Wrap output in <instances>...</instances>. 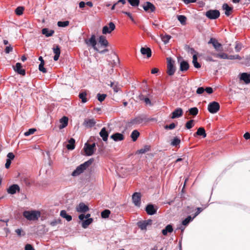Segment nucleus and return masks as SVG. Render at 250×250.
I'll use <instances>...</instances> for the list:
<instances>
[{
    "mask_svg": "<svg viewBox=\"0 0 250 250\" xmlns=\"http://www.w3.org/2000/svg\"><path fill=\"white\" fill-rule=\"evenodd\" d=\"M111 138H112L114 141H120L124 139V135L119 133H115L111 136Z\"/></svg>",
    "mask_w": 250,
    "mask_h": 250,
    "instance_id": "obj_24",
    "label": "nucleus"
},
{
    "mask_svg": "<svg viewBox=\"0 0 250 250\" xmlns=\"http://www.w3.org/2000/svg\"><path fill=\"white\" fill-rule=\"evenodd\" d=\"M205 15L209 19H216L219 17L220 12L217 10H210L206 12Z\"/></svg>",
    "mask_w": 250,
    "mask_h": 250,
    "instance_id": "obj_8",
    "label": "nucleus"
},
{
    "mask_svg": "<svg viewBox=\"0 0 250 250\" xmlns=\"http://www.w3.org/2000/svg\"><path fill=\"white\" fill-rule=\"evenodd\" d=\"M23 8L22 7H18L15 10V12L18 15H21L23 13Z\"/></svg>",
    "mask_w": 250,
    "mask_h": 250,
    "instance_id": "obj_51",
    "label": "nucleus"
},
{
    "mask_svg": "<svg viewBox=\"0 0 250 250\" xmlns=\"http://www.w3.org/2000/svg\"><path fill=\"white\" fill-rule=\"evenodd\" d=\"M90 217V214H89V213H87L86 215H84L83 214H81L79 216V219L80 220L82 221V220H83V219L84 218H85V219H89V218H89Z\"/></svg>",
    "mask_w": 250,
    "mask_h": 250,
    "instance_id": "obj_48",
    "label": "nucleus"
},
{
    "mask_svg": "<svg viewBox=\"0 0 250 250\" xmlns=\"http://www.w3.org/2000/svg\"><path fill=\"white\" fill-rule=\"evenodd\" d=\"M13 69L19 74L23 76L25 74V71L24 69L22 68L21 64L20 62H17L16 66L13 67Z\"/></svg>",
    "mask_w": 250,
    "mask_h": 250,
    "instance_id": "obj_17",
    "label": "nucleus"
},
{
    "mask_svg": "<svg viewBox=\"0 0 250 250\" xmlns=\"http://www.w3.org/2000/svg\"><path fill=\"white\" fill-rule=\"evenodd\" d=\"M240 80H243L246 83H250V74L243 73L241 74Z\"/></svg>",
    "mask_w": 250,
    "mask_h": 250,
    "instance_id": "obj_23",
    "label": "nucleus"
},
{
    "mask_svg": "<svg viewBox=\"0 0 250 250\" xmlns=\"http://www.w3.org/2000/svg\"><path fill=\"white\" fill-rule=\"evenodd\" d=\"M145 11L148 12H153L155 10V6L150 2H146L143 5Z\"/></svg>",
    "mask_w": 250,
    "mask_h": 250,
    "instance_id": "obj_15",
    "label": "nucleus"
},
{
    "mask_svg": "<svg viewBox=\"0 0 250 250\" xmlns=\"http://www.w3.org/2000/svg\"><path fill=\"white\" fill-rule=\"evenodd\" d=\"M223 8L225 10V14L228 16H229L230 15V12L232 10L231 8L227 4H224L223 6Z\"/></svg>",
    "mask_w": 250,
    "mask_h": 250,
    "instance_id": "obj_37",
    "label": "nucleus"
},
{
    "mask_svg": "<svg viewBox=\"0 0 250 250\" xmlns=\"http://www.w3.org/2000/svg\"><path fill=\"white\" fill-rule=\"evenodd\" d=\"M150 150V146H149L146 145L143 148H141L137 151L138 154H144L146 152L149 151Z\"/></svg>",
    "mask_w": 250,
    "mask_h": 250,
    "instance_id": "obj_32",
    "label": "nucleus"
},
{
    "mask_svg": "<svg viewBox=\"0 0 250 250\" xmlns=\"http://www.w3.org/2000/svg\"><path fill=\"white\" fill-rule=\"evenodd\" d=\"M219 104L216 102H212L209 103L208 106V111L212 114L216 113L219 111Z\"/></svg>",
    "mask_w": 250,
    "mask_h": 250,
    "instance_id": "obj_6",
    "label": "nucleus"
},
{
    "mask_svg": "<svg viewBox=\"0 0 250 250\" xmlns=\"http://www.w3.org/2000/svg\"><path fill=\"white\" fill-rule=\"evenodd\" d=\"M112 88L115 93H117L120 90V88L117 83H116Z\"/></svg>",
    "mask_w": 250,
    "mask_h": 250,
    "instance_id": "obj_57",
    "label": "nucleus"
},
{
    "mask_svg": "<svg viewBox=\"0 0 250 250\" xmlns=\"http://www.w3.org/2000/svg\"><path fill=\"white\" fill-rule=\"evenodd\" d=\"M167 73L169 76H172L174 74L176 70V68L174 66L175 62L171 58H167Z\"/></svg>",
    "mask_w": 250,
    "mask_h": 250,
    "instance_id": "obj_5",
    "label": "nucleus"
},
{
    "mask_svg": "<svg viewBox=\"0 0 250 250\" xmlns=\"http://www.w3.org/2000/svg\"><path fill=\"white\" fill-rule=\"evenodd\" d=\"M205 90L208 93V94H211L213 92L212 88L210 87H207Z\"/></svg>",
    "mask_w": 250,
    "mask_h": 250,
    "instance_id": "obj_62",
    "label": "nucleus"
},
{
    "mask_svg": "<svg viewBox=\"0 0 250 250\" xmlns=\"http://www.w3.org/2000/svg\"><path fill=\"white\" fill-rule=\"evenodd\" d=\"M204 91L205 89L203 87H200L197 89L196 93L198 94H201L204 92Z\"/></svg>",
    "mask_w": 250,
    "mask_h": 250,
    "instance_id": "obj_58",
    "label": "nucleus"
},
{
    "mask_svg": "<svg viewBox=\"0 0 250 250\" xmlns=\"http://www.w3.org/2000/svg\"><path fill=\"white\" fill-rule=\"evenodd\" d=\"M213 55L216 58H218L222 59L241 60V57L238 55L228 56L227 54L224 52H221L217 54L214 53L213 54Z\"/></svg>",
    "mask_w": 250,
    "mask_h": 250,
    "instance_id": "obj_4",
    "label": "nucleus"
},
{
    "mask_svg": "<svg viewBox=\"0 0 250 250\" xmlns=\"http://www.w3.org/2000/svg\"><path fill=\"white\" fill-rule=\"evenodd\" d=\"M92 162L93 160L90 159L89 160L85 162L84 163L80 165L77 167L73 171L71 175L73 177H76L82 173L88 167H89Z\"/></svg>",
    "mask_w": 250,
    "mask_h": 250,
    "instance_id": "obj_2",
    "label": "nucleus"
},
{
    "mask_svg": "<svg viewBox=\"0 0 250 250\" xmlns=\"http://www.w3.org/2000/svg\"><path fill=\"white\" fill-rule=\"evenodd\" d=\"M242 48V45L240 43H237L235 46V50L236 52H238Z\"/></svg>",
    "mask_w": 250,
    "mask_h": 250,
    "instance_id": "obj_55",
    "label": "nucleus"
},
{
    "mask_svg": "<svg viewBox=\"0 0 250 250\" xmlns=\"http://www.w3.org/2000/svg\"><path fill=\"white\" fill-rule=\"evenodd\" d=\"M175 127V125L174 123H171L169 125H167L165 127V128L166 129H174Z\"/></svg>",
    "mask_w": 250,
    "mask_h": 250,
    "instance_id": "obj_56",
    "label": "nucleus"
},
{
    "mask_svg": "<svg viewBox=\"0 0 250 250\" xmlns=\"http://www.w3.org/2000/svg\"><path fill=\"white\" fill-rule=\"evenodd\" d=\"M79 96L83 103H85L87 102L86 92H82L80 93Z\"/></svg>",
    "mask_w": 250,
    "mask_h": 250,
    "instance_id": "obj_40",
    "label": "nucleus"
},
{
    "mask_svg": "<svg viewBox=\"0 0 250 250\" xmlns=\"http://www.w3.org/2000/svg\"><path fill=\"white\" fill-rule=\"evenodd\" d=\"M192 220V218L191 217V216H188L187 218H186L182 222V224L184 226H186L188 225L190 221H191Z\"/></svg>",
    "mask_w": 250,
    "mask_h": 250,
    "instance_id": "obj_50",
    "label": "nucleus"
},
{
    "mask_svg": "<svg viewBox=\"0 0 250 250\" xmlns=\"http://www.w3.org/2000/svg\"><path fill=\"white\" fill-rule=\"evenodd\" d=\"M196 135L198 136H202L203 138H205L207 136V134L206 133V131L203 127H199L197 132H196Z\"/></svg>",
    "mask_w": 250,
    "mask_h": 250,
    "instance_id": "obj_30",
    "label": "nucleus"
},
{
    "mask_svg": "<svg viewBox=\"0 0 250 250\" xmlns=\"http://www.w3.org/2000/svg\"><path fill=\"white\" fill-rule=\"evenodd\" d=\"M244 137L246 140L250 139V134L249 132L245 133L244 135Z\"/></svg>",
    "mask_w": 250,
    "mask_h": 250,
    "instance_id": "obj_64",
    "label": "nucleus"
},
{
    "mask_svg": "<svg viewBox=\"0 0 250 250\" xmlns=\"http://www.w3.org/2000/svg\"><path fill=\"white\" fill-rule=\"evenodd\" d=\"M53 52L55 54L54 60L57 61L58 60L60 55L61 51L59 46L57 45L53 48Z\"/></svg>",
    "mask_w": 250,
    "mask_h": 250,
    "instance_id": "obj_25",
    "label": "nucleus"
},
{
    "mask_svg": "<svg viewBox=\"0 0 250 250\" xmlns=\"http://www.w3.org/2000/svg\"><path fill=\"white\" fill-rule=\"evenodd\" d=\"M115 29V25L113 22H110L108 25H105L102 29L103 34H109Z\"/></svg>",
    "mask_w": 250,
    "mask_h": 250,
    "instance_id": "obj_9",
    "label": "nucleus"
},
{
    "mask_svg": "<svg viewBox=\"0 0 250 250\" xmlns=\"http://www.w3.org/2000/svg\"><path fill=\"white\" fill-rule=\"evenodd\" d=\"M12 50H13V48L11 46V45H10L6 47V48L5 49V51L6 53H9L10 52H11L12 51Z\"/></svg>",
    "mask_w": 250,
    "mask_h": 250,
    "instance_id": "obj_59",
    "label": "nucleus"
},
{
    "mask_svg": "<svg viewBox=\"0 0 250 250\" xmlns=\"http://www.w3.org/2000/svg\"><path fill=\"white\" fill-rule=\"evenodd\" d=\"M192 63L196 68H200L201 67L200 64L197 62V56L196 54L193 55Z\"/></svg>",
    "mask_w": 250,
    "mask_h": 250,
    "instance_id": "obj_34",
    "label": "nucleus"
},
{
    "mask_svg": "<svg viewBox=\"0 0 250 250\" xmlns=\"http://www.w3.org/2000/svg\"><path fill=\"white\" fill-rule=\"evenodd\" d=\"M95 147V143H93L92 145H89L87 143H85L83 148L85 155L87 156L92 155L94 152Z\"/></svg>",
    "mask_w": 250,
    "mask_h": 250,
    "instance_id": "obj_7",
    "label": "nucleus"
},
{
    "mask_svg": "<svg viewBox=\"0 0 250 250\" xmlns=\"http://www.w3.org/2000/svg\"><path fill=\"white\" fill-rule=\"evenodd\" d=\"M128 2L132 6H137L139 4V0H128Z\"/></svg>",
    "mask_w": 250,
    "mask_h": 250,
    "instance_id": "obj_45",
    "label": "nucleus"
},
{
    "mask_svg": "<svg viewBox=\"0 0 250 250\" xmlns=\"http://www.w3.org/2000/svg\"><path fill=\"white\" fill-rule=\"evenodd\" d=\"M140 52L143 55H146L147 58L151 56V50L149 47H142L141 48Z\"/></svg>",
    "mask_w": 250,
    "mask_h": 250,
    "instance_id": "obj_19",
    "label": "nucleus"
},
{
    "mask_svg": "<svg viewBox=\"0 0 250 250\" xmlns=\"http://www.w3.org/2000/svg\"><path fill=\"white\" fill-rule=\"evenodd\" d=\"M170 38L171 36L168 35H165L161 36V39L165 44L167 43Z\"/></svg>",
    "mask_w": 250,
    "mask_h": 250,
    "instance_id": "obj_41",
    "label": "nucleus"
},
{
    "mask_svg": "<svg viewBox=\"0 0 250 250\" xmlns=\"http://www.w3.org/2000/svg\"><path fill=\"white\" fill-rule=\"evenodd\" d=\"M96 123L94 119H86L84 120L83 125L86 127H91L95 125Z\"/></svg>",
    "mask_w": 250,
    "mask_h": 250,
    "instance_id": "obj_22",
    "label": "nucleus"
},
{
    "mask_svg": "<svg viewBox=\"0 0 250 250\" xmlns=\"http://www.w3.org/2000/svg\"><path fill=\"white\" fill-rule=\"evenodd\" d=\"M93 220L92 218L86 219L85 220L83 221L82 226L83 228H86L92 222Z\"/></svg>",
    "mask_w": 250,
    "mask_h": 250,
    "instance_id": "obj_35",
    "label": "nucleus"
},
{
    "mask_svg": "<svg viewBox=\"0 0 250 250\" xmlns=\"http://www.w3.org/2000/svg\"><path fill=\"white\" fill-rule=\"evenodd\" d=\"M208 43H211L215 49L217 51H221L223 50V48L221 43L215 39L211 38L209 40Z\"/></svg>",
    "mask_w": 250,
    "mask_h": 250,
    "instance_id": "obj_13",
    "label": "nucleus"
},
{
    "mask_svg": "<svg viewBox=\"0 0 250 250\" xmlns=\"http://www.w3.org/2000/svg\"><path fill=\"white\" fill-rule=\"evenodd\" d=\"M68 122V119L67 117L64 116L59 121V127L60 129H62L64 127H65L67 125Z\"/></svg>",
    "mask_w": 250,
    "mask_h": 250,
    "instance_id": "obj_18",
    "label": "nucleus"
},
{
    "mask_svg": "<svg viewBox=\"0 0 250 250\" xmlns=\"http://www.w3.org/2000/svg\"><path fill=\"white\" fill-rule=\"evenodd\" d=\"M194 121L191 120L188 121L186 124V127L187 129H190L194 126Z\"/></svg>",
    "mask_w": 250,
    "mask_h": 250,
    "instance_id": "obj_46",
    "label": "nucleus"
},
{
    "mask_svg": "<svg viewBox=\"0 0 250 250\" xmlns=\"http://www.w3.org/2000/svg\"><path fill=\"white\" fill-rule=\"evenodd\" d=\"M110 214V211L108 209H105L101 212V216L103 218H108Z\"/></svg>",
    "mask_w": 250,
    "mask_h": 250,
    "instance_id": "obj_39",
    "label": "nucleus"
},
{
    "mask_svg": "<svg viewBox=\"0 0 250 250\" xmlns=\"http://www.w3.org/2000/svg\"><path fill=\"white\" fill-rule=\"evenodd\" d=\"M54 31L53 30H48L47 28H43L42 30V34L44 35L46 37H49L53 35Z\"/></svg>",
    "mask_w": 250,
    "mask_h": 250,
    "instance_id": "obj_29",
    "label": "nucleus"
},
{
    "mask_svg": "<svg viewBox=\"0 0 250 250\" xmlns=\"http://www.w3.org/2000/svg\"><path fill=\"white\" fill-rule=\"evenodd\" d=\"M180 62V69L181 71H186L189 68V65L187 62L184 61L181 57L178 58Z\"/></svg>",
    "mask_w": 250,
    "mask_h": 250,
    "instance_id": "obj_14",
    "label": "nucleus"
},
{
    "mask_svg": "<svg viewBox=\"0 0 250 250\" xmlns=\"http://www.w3.org/2000/svg\"><path fill=\"white\" fill-rule=\"evenodd\" d=\"M138 226L142 230H146L147 226L144 221L138 222Z\"/></svg>",
    "mask_w": 250,
    "mask_h": 250,
    "instance_id": "obj_44",
    "label": "nucleus"
},
{
    "mask_svg": "<svg viewBox=\"0 0 250 250\" xmlns=\"http://www.w3.org/2000/svg\"><path fill=\"white\" fill-rule=\"evenodd\" d=\"M100 135L103 138V140L104 141H107L108 136V134L104 127L103 128L101 129L100 132Z\"/></svg>",
    "mask_w": 250,
    "mask_h": 250,
    "instance_id": "obj_26",
    "label": "nucleus"
},
{
    "mask_svg": "<svg viewBox=\"0 0 250 250\" xmlns=\"http://www.w3.org/2000/svg\"><path fill=\"white\" fill-rule=\"evenodd\" d=\"M39 61H40L41 62V63L40 64H39V69L40 71L42 72V73H46V69L44 67V62L43 60V58L42 57H40L39 58Z\"/></svg>",
    "mask_w": 250,
    "mask_h": 250,
    "instance_id": "obj_27",
    "label": "nucleus"
},
{
    "mask_svg": "<svg viewBox=\"0 0 250 250\" xmlns=\"http://www.w3.org/2000/svg\"><path fill=\"white\" fill-rule=\"evenodd\" d=\"M173 231V228L171 225H167L166 228L162 230V233L164 235H167L168 233H170Z\"/></svg>",
    "mask_w": 250,
    "mask_h": 250,
    "instance_id": "obj_28",
    "label": "nucleus"
},
{
    "mask_svg": "<svg viewBox=\"0 0 250 250\" xmlns=\"http://www.w3.org/2000/svg\"><path fill=\"white\" fill-rule=\"evenodd\" d=\"M189 112L190 114L193 116H196L198 113V109L197 107H192L189 109Z\"/></svg>",
    "mask_w": 250,
    "mask_h": 250,
    "instance_id": "obj_42",
    "label": "nucleus"
},
{
    "mask_svg": "<svg viewBox=\"0 0 250 250\" xmlns=\"http://www.w3.org/2000/svg\"><path fill=\"white\" fill-rule=\"evenodd\" d=\"M106 96V95L104 94H97L98 100L100 102H103V101H104Z\"/></svg>",
    "mask_w": 250,
    "mask_h": 250,
    "instance_id": "obj_52",
    "label": "nucleus"
},
{
    "mask_svg": "<svg viewBox=\"0 0 250 250\" xmlns=\"http://www.w3.org/2000/svg\"><path fill=\"white\" fill-rule=\"evenodd\" d=\"M60 215L63 218H65L67 221H70L72 220L71 216L67 214L66 211L64 210L61 211Z\"/></svg>",
    "mask_w": 250,
    "mask_h": 250,
    "instance_id": "obj_31",
    "label": "nucleus"
},
{
    "mask_svg": "<svg viewBox=\"0 0 250 250\" xmlns=\"http://www.w3.org/2000/svg\"><path fill=\"white\" fill-rule=\"evenodd\" d=\"M7 192L8 194L13 195L17 192H19L20 191V188L17 184H13L9 187L7 189Z\"/></svg>",
    "mask_w": 250,
    "mask_h": 250,
    "instance_id": "obj_11",
    "label": "nucleus"
},
{
    "mask_svg": "<svg viewBox=\"0 0 250 250\" xmlns=\"http://www.w3.org/2000/svg\"><path fill=\"white\" fill-rule=\"evenodd\" d=\"M69 24V22L68 21H59L57 22V25L59 27H65L67 26Z\"/></svg>",
    "mask_w": 250,
    "mask_h": 250,
    "instance_id": "obj_38",
    "label": "nucleus"
},
{
    "mask_svg": "<svg viewBox=\"0 0 250 250\" xmlns=\"http://www.w3.org/2000/svg\"><path fill=\"white\" fill-rule=\"evenodd\" d=\"M69 144L67 145L66 147L68 149L72 150L75 148V141L73 138H71L69 141Z\"/></svg>",
    "mask_w": 250,
    "mask_h": 250,
    "instance_id": "obj_33",
    "label": "nucleus"
},
{
    "mask_svg": "<svg viewBox=\"0 0 250 250\" xmlns=\"http://www.w3.org/2000/svg\"><path fill=\"white\" fill-rule=\"evenodd\" d=\"M144 102H145V103L146 104H148V105H151V101L149 100V99L148 98H145L144 99Z\"/></svg>",
    "mask_w": 250,
    "mask_h": 250,
    "instance_id": "obj_63",
    "label": "nucleus"
},
{
    "mask_svg": "<svg viewBox=\"0 0 250 250\" xmlns=\"http://www.w3.org/2000/svg\"><path fill=\"white\" fill-rule=\"evenodd\" d=\"M139 132L136 130H134L132 131L131 134V137L134 142L136 141L139 136Z\"/></svg>",
    "mask_w": 250,
    "mask_h": 250,
    "instance_id": "obj_36",
    "label": "nucleus"
},
{
    "mask_svg": "<svg viewBox=\"0 0 250 250\" xmlns=\"http://www.w3.org/2000/svg\"><path fill=\"white\" fill-rule=\"evenodd\" d=\"M86 44L88 45L91 46L94 50L100 53H104L107 51V49L104 50H100L97 46V43L96 40V36L95 35H92L89 40L85 41Z\"/></svg>",
    "mask_w": 250,
    "mask_h": 250,
    "instance_id": "obj_3",
    "label": "nucleus"
},
{
    "mask_svg": "<svg viewBox=\"0 0 250 250\" xmlns=\"http://www.w3.org/2000/svg\"><path fill=\"white\" fill-rule=\"evenodd\" d=\"M177 19L181 24L183 25L186 24L187 18L185 16L179 15L177 17Z\"/></svg>",
    "mask_w": 250,
    "mask_h": 250,
    "instance_id": "obj_43",
    "label": "nucleus"
},
{
    "mask_svg": "<svg viewBox=\"0 0 250 250\" xmlns=\"http://www.w3.org/2000/svg\"><path fill=\"white\" fill-rule=\"evenodd\" d=\"M76 209L77 212L83 214L88 211L89 208L88 206L83 203H81L76 207Z\"/></svg>",
    "mask_w": 250,
    "mask_h": 250,
    "instance_id": "obj_12",
    "label": "nucleus"
},
{
    "mask_svg": "<svg viewBox=\"0 0 250 250\" xmlns=\"http://www.w3.org/2000/svg\"><path fill=\"white\" fill-rule=\"evenodd\" d=\"M41 213L39 210H32L24 211L23 216L29 221H36L41 217Z\"/></svg>",
    "mask_w": 250,
    "mask_h": 250,
    "instance_id": "obj_1",
    "label": "nucleus"
},
{
    "mask_svg": "<svg viewBox=\"0 0 250 250\" xmlns=\"http://www.w3.org/2000/svg\"><path fill=\"white\" fill-rule=\"evenodd\" d=\"M60 223H61V220L58 219H55V220L52 221V222H50V224L52 226H56L59 224H60Z\"/></svg>",
    "mask_w": 250,
    "mask_h": 250,
    "instance_id": "obj_53",
    "label": "nucleus"
},
{
    "mask_svg": "<svg viewBox=\"0 0 250 250\" xmlns=\"http://www.w3.org/2000/svg\"><path fill=\"white\" fill-rule=\"evenodd\" d=\"M123 13H124L127 16H128V17L130 18V19L132 21H134V20L133 18L132 17L131 14L129 12H123Z\"/></svg>",
    "mask_w": 250,
    "mask_h": 250,
    "instance_id": "obj_60",
    "label": "nucleus"
},
{
    "mask_svg": "<svg viewBox=\"0 0 250 250\" xmlns=\"http://www.w3.org/2000/svg\"><path fill=\"white\" fill-rule=\"evenodd\" d=\"M25 250H35L30 244H27L25 247Z\"/></svg>",
    "mask_w": 250,
    "mask_h": 250,
    "instance_id": "obj_61",
    "label": "nucleus"
},
{
    "mask_svg": "<svg viewBox=\"0 0 250 250\" xmlns=\"http://www.w3.org/2000/svg\"><path fill=\"white\" fill-rule=\"evenodd\" d=\"M157 208L152 205H148L146 208V211L149 215H152L156 213Z\"/></svg>",
    "mask_w": 250,
    "mask_h": 250,
    "instance_id": "obj_20",
    "label": "nucleus"
},
{
    "mask_svg": "<svg viewBox=\"0 0 250 250\" xmlns=\"http://www.w3.org/2000/svg\"><path fill=\"white\" fill-rule=\"evenodd\" d=\"M141 195L140 193L135 192L132 195V201L134 205L139 207L141 204Z\"/></svg>",
    "mask_w": 250,
    "mask_h": 250,
    "instance_id": "obj_16",
    "label": "nucleus"
},
{
    "mask_svg": "<svg viewBox=\"0 0 250 250\" xmlns=\"http://www.w3.org/2000/svg\"><path fill=\"white\" fill-rule=\"evenodd\" d=\"M36 131V130L35 128H30L27 131L24 132V135L25 136H28L31 134H34Z\"/></svg>",
    "mask_w": 250,
    "mask_h": 250,
    "instance_id": "obj_49",
    "label": "nucleus"
},
{
    "mask_svg": "<svg viewBox=\"0 0 250 250\" xmlns=\"http://www.w3.org/2000/svg\"><path fill=\"white\" fill-rule=\"evenodd\" d=\"M108 45V42L104 36H100L99 38L97 46L100 50V47H106Z\"/></svg>",
    "mask_w": 250,
    "mask_h": 250,
    "instance_id": "obj_10",
    "label": "nucleus"
},
{
    "mask_svg": "<svg viewBox=\"0 0 250 250\" xmlns=\"http://www.w3.org/2000/svg\"><path fill=\"white\" fill-rule=\"evenodd\" d=\"M7 160L11 161L12 160H13L14 159L15 155L13 154V153L9 152V153H8V154L7 155Z\"/></svg>",
    "mask_w": 250,
    "mask_h": 250,
    "instance_id": "obj_54",
    "label": "nucleus"
},
{
    "mask_svg": "<svg viewBox=\"0 0 250 250\" xmlns=\"http://www.w3.org/2000/svg\"><path fill=\"white\" fill-rule=\"evenodd\" d=\"M180 143V140L177 137L174 138L173 141L171 143V145L173 146H176L179 145Z\"/></svg>",
    "mask_w": 250,
    "mask_h": 250,
    "instance_id": "obj_47",
    "label": "nucleus"
},
{
    "mask_svg": "<svg viewBox=\"0 0 250 250\" xmlns=\"http://www.w3.org/2000/svg\"><path fill=\"white\" fill-rule=\"evenodd\" d=\"M183 110L181 108H177L172 113V119H175L177 118H179L182 116L183 115Z\"/></svg>",
    "mask_w": 250,
    "mask_h": 250,
    "instance_id": "obj_21",
    "label": "nucleus"
}]
</instances>
